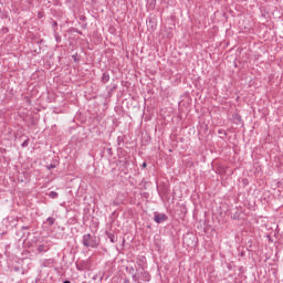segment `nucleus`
Returning <instances> with one entry per match:
<instances>
[{"mask_svg":"<svg viewBox=\"0 0 283 283\" xmlns=\"http://www.w3.org/2000/svg\"><path fill=\"white\" fill-rule=\"evenodd\" d=\"M82 243L86 249H96L98 247V239L92 234H84Z\"/></svg>","mask_w":283,"mask_h":283,"instance_id":"f257e3e1","label":"nucleus"},{"mask_svg":"<svg viewBox=\"0 0 283 283\" xmlns=\"http://www.w3.org/2000/svg\"><path fill=\"white\" fill-rule=\"evenodd\" d=\"M149 282L151 280V275H149V272L145 271V269L140 268L137 270V273L133 275L134 282Z\"/></svg>","mask_w":283,"mask_h":283,"instance_id":"f03ea898","label":"nucleus"},{"mask_svg":"<svg viewBox=\"0 0 283 283\" xmlns=\"http://www.w3.org/2000/svg\"><path fill=\"white\" fill-rule=\"evenodd\" d=\"M154 220L157 222V224H161V222L167 221V214L157 213V214H155Z\"/></svg>","mask_w":283,"mask_h":283,"instance_id":"7ed1b4c3","label":"nucleus"},{"mask_svg":"<svg viewBox=\"0 0 283 283\" xmlns=\"http://www.w3.org/2000/svg\"><path fill=\"white\" fill-rule=\"evenodd\" d=\"M106 235L112 244H116V242H118V237H116V234L106 231Z\"/></svg>","mask_w":283,"mask_h":283,"instance_id":"20e7f679","label":"nucleus"},{"mask_svg":"<svg viewBox=\"0 0 283 283\" xmlns=\"http://www.w3.org/2000/svg\"><path fill=\"white\" fill-rule=\"evenodd\" d=\"M36 251H38V253H45V251H48V248L45 244H40V245H38Z\"/></svg>","mask_w":283,"mask_h":283,"instance_id":"39448f33","label":"nucleus"},{"mask_svg":"<svg viewBox=\"0 0 283 283\" xmlns=\"http://www.w3.org/2000/svg\"><path fill=\"white\" fill-rule=\"evenodd\" d=\"M53 32L56 43H61V35L59 34V32H56V29H53Z\"/></svg>","mask_w":283,"mask_h":283,"instance_id":"423d86ee","label":"nucleus"},{"mask_svg":"<svg viewBox=\"0 0 283 283\" xmlns=\"http://www.w3.org/2000/svg\"><path fill=\"white\" fill-rule=\"evenodd\" d=\"M108 81H109V73H103L102 82L103 83H108Z\"/></svg>","mask_w":283,"mask_h":283,"instance_id":"0eeeda50","label":"nucleus"},{"mask_svg":"<svg viewBox=\"0 0 283 283\" xmlns=\"http://www.w3.org/2000/svg\"><path fill=\"white\" fill-rule=\"evenodd\" d=\"M46 222H48V224H49L50 227H52V224H54V222H56V220H55L54 218H52V217H49V218L46 219Z\"/></svg>","mask_w":283,"mask_h":283,"instance_id":"6e6552de","label":"nucleus"},{"mask_svg":"<svg viewBox=\"0 0 283 283\" xmlns=\"http://www.w3.org/2000/svg\"><path fill=\"white\" fill-rule=\"evenodd\" d=\"M49 196H50V198H52V199L59 198V192H56V191H51V192L49 193Z\"/></svg>","mask_w":283,"mask_h":283,"instance_id":"1a4fd4ad","label":"nucleus"},{"mask_svg":"<svg viewBox=\"0 0 283 283\" xmlns=\"http://www.w3.org/2000/svg\"><path fill=\"white\" fill-rule=\"evenodd\" d=\"M28 145H30V139H25V140L21 144V147L25 148V147H28Z\"/></svg>","mask_w":283,"mask_h":283,"instance_id":"9d476101","label":"nucleus"},{"mask_svg":"<svg viewBox=\"0 0 283 283\" xmlns=\"http://www.w3.org/2000/svg\"><path fill=\"white\" fill-rule=\"evenodd\" d=\"M59 25V23L56 22V21H53L52 22V28H53V30H56V27Z\"/></svg>","mask_w":283,"mask_h":283,"instance_id":"9b49d317","label":"nucleus"},{"mask_svg":"<svg viewBox=\"0 0 283 283\" xmlns=\"http://www.w3.org/2000/svg\"><path fill=\"white\" fill-rule=\"evenodd\" d=\"M48 169H56V165L51 164V165L48 166Z\"/></svg>","mask_w":283,"mask_h":283,"instance_id":"f8f14e48","label":"nucleus"},{"mask_svg":"<svg viewBox=\"0 0 283 283\" xmlns=\"http://www.w3.org/2000/svg\"><path fill=\"white\" fill-rule=\"evenodd\" d=\"M142 167L144 168L147 167V163H143Z\"/></svg>","mask_w":283,"mask_h":283,"instance_id":"ddd939ff","label":"nucleus"},{"mask_svg":"<svg viewBox=\"0 0 283 283\" xmlns=\"http://www.w3.org/2000/svg\"><path fill=\"white\" fill-rule=\"evenodd\" d=\"M22 229H30V227H22Z\"/></svg>","mask_w":283,"mask_h":283,"instance_id":"4468645a","label":"nucleus"},{"mask_svg":"<svg viewBox=\"0 0 283 283\" xmlns=\"http://www.w3.org/2000/svg\"><path fill=\"white\" fill-rule=\"evenodd\" d=\"M63 283H72V282H70V281H64Z\"/></svg>","mask_w":283,"mask_h":283,"instance_id":"2eb2a0df","label":"nucleus"},{"mask_svg":"<svg viewBox=\"0 0 283 283\" xmlns=\"http://www.w3.org/2000/svg\"><path fill=\"white\" fill-rule=\"evenodd\" d=\"M73 57H74V61H76V55H73Z\"/></svg>","mask_w":283,"mask_h":283,"instance_id":"dca6fc26","label":"nucleus"}]
</instances>
